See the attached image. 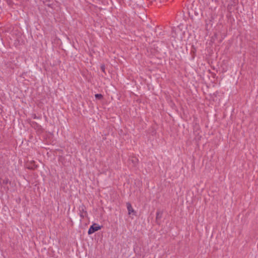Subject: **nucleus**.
I'll use <instances>...</instances> for the list:
<instances>
[{
	"instance_id": "obj_1",
	"label": "nucleus",
	"mask_w": 258,
	"mask_h": 258,
	"mask_svg": "<svg viewBox=\"0 0 258 258\" xmlns=\"http://www.w3.org/2000/svg\"><path fill=\"white\" fill-rule=\"evenodd\" d=\"M101 227H102L101 226L98 225L97 224L94 223L92 225H91L89 228L88 231V233L89 235L92 234L95 232L99 230H100L101 229Z\"/></svg>"
},
{
	"instance_id": "obj_2",
	"label": "nucleus",
	"mask_w": 258,
	"mask_h": 258,
	"mask_svg": "<svg viewBox=\"0 0 258 258\" xmlns=\"http://www.w3.org/2000/svg\"><path fill=\"white\" fill-rule=\"evenodd\" d=\"M79 215L82 218H84L88 216L86 207L84 205H82L79 207Z\"/></svg>"
},
{
	"instance_id": "obj_3",
	"label": "nucleus",
	"mask_w": 258,
	"mask_h": 258,
	"mask_svg": "<svg viewBox=\"0 0 258 258\" xmlns=\"http://www.w3.org/2000/svg\"><path fill=\"white\" fill-rule=\"evenodd\" d=\"M126 208L128 211V214L130 215H135L136 214V212L132 207V206L131 203H126Z\"/></svg>"
},
{
	"instance_id": "obj_4",
	"label": "nucleus",
	"mask_w": 258,
	"mask_h": 258,
	"mask_svg": "<svg viewBox=\"0 0 258 258\" xmlns=\"http://www.w3.org/2000/svg\"><path fill=\"white\" fill-rule=\"evenodd\" d=\"M95 97L98 99H101L103 98V96L101 94H96L95 95Z\"/></svg>"
},
{
	"instance_id": "obj_5",
	"label": "nucleus",
	"mask_w": 258,
	"mask_h": 258,
	"mask_svg": "<svg viewBox=\"0 0 258 258\" xmlns=\"http://www.w3.org/2000/svg\"><path fill=\"white\" fill-rule=\"evenodd\" d=\"M9 179L6 178L3 180V183L4 184H7L9 183Z\"/></svg>"
},
{
	"instance_id": "obj_6",
	"label": "nucleus",
	"mask_w": 258,
	"mask_h": 258,
	"mask_svg": "<svg viewBox=\"0 0 258 258\" xmlns=\"http://www.w3.org/2000/svg\"><path fill=\"white\" fill-rule=\"evenodd\" d=\"M101 68H102V71H104V70H105L104 67H102Z\"/></svg>"
},
{
	"instance_id": "obj_7",
	"label": "nucleus",
	"mask_w": 258,
	"mask_h": 258,
	"mask_svg": "<svg viewBox=\"0 0 258 258\" xmlns=\"http://www.w3.org/2000/svg\"><path fill=\"white\" fill-rule=\"evenodd\" d=\"M159 214L157 213V217H158Z\"/></svg>"
}]
</instances>
